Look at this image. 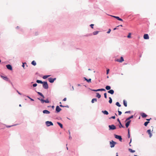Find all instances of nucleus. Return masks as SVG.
Returning <instances> with one entry per match:
<instances>
[{"label": "nucleus", "mask_w": 156, "mask_h": 156, "mask_svg": "<svg viewBox=\"0 0 156 156\" xmlns=\"http://www.w3.org/2000/svg\"><path fill=\"white\" fill-rule=\"evenodd\" d=\"M123 104L125 107L127 106V102L125 100H123Z\"/></svg>", "instance_id": "6ab92c4d"}, {"label": "nucleus", "mask_w": 156, "mask_h": 156, "mask_svg": "<svg viewBox=\"0 0 156 156\" xmlns=\"http://www.w3.org/2000/svg\"><path fill=\"white\" fill-rule=\"evenodd\" d=\"M116 105L117 106H118L119 107H120L121 106V105L118 102H117L116 103Z\"/></svg>", "instance_id": "473e14b6"}, {"label": "nucleus", "mask_w": 156, "mask_h": 156, "mask_svg": "<svg viewBox=\"0 0 156 156\" xmlns=\"http://www.w3.org/2000/svg\"><path fill=\"white\" fill-rule=\"evenodd\" d=\"M50 76V75H45L43 77V78L44 79H46Z\"/></svg>", "instance_id": "a878e982"}, {"label": "nucleus", "mask_w": 156, "mask_h": 156, "mask_svg": "<svg viewBox=\"0 0 156 156\" xmlns=\"http://www.w3.org/2000/svg\"><path fill=\"white\" fill-rule=\"evenodd\" d=\"M96 90H92V91H96Z\"/></svg>", "instance_id": "e2e57ef3"}, {"label": "nucleus", "mask_w": 156, "mask_h": 156, "mask_svg": "<svg viewBox=\"0 0 156 156\" xmlns=\"http://www.w3.org/2000/svg\"><path fill=\"white\" fill-rule=\"evenodd\" d=\"M57 123L61 128H63V125L62 124L59 122H57Z\"/></svg>", "instance_id": "4be33fe9"}, {"label": "nucleus", "mask_w": 156, "mask_h": 156, "mask_svg": "<svg viewBox=\"0 0 156 156\" xmlns=\"http://www.w3.org/2000/svg\"><path fill=\"white\" fill-rule=\"evenodd\" d=\"M130 113V111H126L125 112V113Z\"/></svg>", "instance_id": "49530a36"}, {"label": "nucleus", "mask_w": 156, "mask_h": 156, "mask_svg": "<svg viewBox=\"0 0 156 156\" xmlns=\"http://www.w3.org/2000/svg\"><path fill=\"white\" fill-rule=\"evenodd\" d=\"M45 124L48 126H53V123L50 121H46L45 122Z\"/></svg>", "instance_id": "7ed1b4c3"}, {"label": "nucleus", "mask_w": 156, "mask_h": 156, "mask_svg": "<svg viewBox=\"0 0 156 156\" xmlns=\"http://www.w3.org/2000/svg\"><path fill=\"white\" fill-rule=\"evenodd\" d=\"M96 91H100V89H98L96 90Z\"/></svg>", "instance_id": "bf43d9fd"}, {"label": "nucleus", "mask_w": 156, "mask_h": 156, "mask_svg": "<svg viewBox=\"0 0 156 156\" xmlns=\"http://www.w3.org/2000/svg\"><path fill=\"white\" fill-rule=\"evenodd\" d=\"M133 115H131L130 117H129V118L130 119H132V118H133Z\"/></svg>", "instance_id": "3c124183"}, {"label": "nucleus", "mask_w": 156, "mask_h": 156, "mask_svg": "<svg viewBox=\"0 0 156 156\" xmlns=\"http://www.w3.org/2000/svg\"><path fill=\"white\" fill-rule=\"evenodd\" d=\"M60 106L62 107H64V106L62 105H60Z\"/></svg>", "instance_id": "5fc2aeb1"}, {"label": "nucleus", "mask_w": 156, "mask_h": 156, "mask_svg": "<svg viewBox=\"0 0 156 156\" xmlns=\"http://www.w3.org/2000/svg\"><path fill=\"white\" fill-rule=\"evenodd\" d=\"M116 144V142L113 141V140H112L110 142V144L111 147L112 148L114 147L115 145Z\"/></svg>", "instance_id": "f03ea898"}, {"label": "nucleus", "mask_w": 156, "mask_h": 156, "mask_svg": "<svg viewBox=\"0 0 156 156\" xmlns=\"http://www.w3.org/2000/svg\"><path fill=\"white\" fill-rule=\"evenodd\" d=\"M115 116H112V117H111L110 119H115Z\"/></svg>", "instance_id": "de8ad7c7"}, {"label": "nucleus", "mask_w": 156, "mask_h": 156, "mask_svg": "<svg viewBox=\"0 0 156 156\" xmlns=\"http://www.w3.org/2000/svg\"><path fill=\"white\" fill-rule=\"evenodd\" d=\"M43 87L45 89H48V85L47 82H43Z\"/></svg>", "instance_id": "f257e3e1"}, {"label": "nucleus", "mask_w": 156, "mask_h": 156, "mask_svg": "<svg viewBox=\"0 0 156 156\" xmlns=\"http://www.w3.org/2000/svg\"><path fill=\"white\" fill-rule=\"evenodd\" d=\"M117 121H118L119 122H120V120H119V119H117Z\"/></svg>", "instance_id": "69168bd1"}, {"label": "nucleus", "mask_w": 156, "mask_h": 156, "mask_svg": "<svg viewBox=\"0 0 156 156\" xmlns=\"http://www.w3.org/2000/svg\"><path fill=\"white\" fill-rule=\"evenodd\" d=\"M115 138L119 140L120 141H122V138L121 136H119V135H115Z\"/></svg>", "instance_id": "39448f33"}, {"label": "nucleus", "mask_w": 156, "mask_h": 156, "mask_svg": "<svg viewBox=\"0 0 156 156\" xmlns=\"http://www.w3.org/2000/svg\"><path fill=\"white\" fill-rule=\"evenodd\" d=\"M119 115H120L122 114V112L121 111H118Z\"/></svg>", "instance_id": "37998d69"}, {"label": "nucleus", "mask_w": 156, "mask_h": 156, "mask_svg": "<svg viewBox=\"0 0 156 156\" xmlns=\"http://www.w3.org/2000/svg\"><path fill=\"white\" fill-rule=\"evenodd\" d=\"M130 119L129 118H129H127L126 119V121L129 120Z\"/></svg>", "instance_id": "6e6d98bb"}, {"label": "nucleus", "mask_w": 156, "mask_h": 156, "mask_svg": "<svg viewBox=\"0 0 156 156\" xmlns=\"http://www.w3.org/2000/svg\"><path fill=\"white\" fill-rule=\"evenodd\" d=\"M7 68L11 70H12V68L11 66L10 65H6Z\"/></svg>", "instance_id": "9d476101"}, {"label": "nucleus", "mask_w": 156, "mask_h": 156, "mask_svg": "<svg viewBox=\"0 0 156 156\" xmlns=\"http://www.w3.org/2000/svg\"><path fill=\"white\" fill-rule=\"evenodd\" d=\"M118 20H119V21H123V20L121 19V18H120L118 16H117V18H116Z\"/></svg>", "instance_id": "7c9ffc66"}, {"label": "nucleus", "mask_w": 156, "mask_h": 156, "mask_svg": "<svg viewBox=\"0 0 156 156\" xmlns=\"http://www.w3.org/2000/svg\"><path fill=\"white\" fill-rule=\"evenodd\" d=\"M36 82L38 83H43V82H42L41 80H37Z\"/></svg>", "instance_id": "c756f323"}, {"label": "nucleus", "mask_w": 156, "mask_h": 156, "mask_svg": "<svg viewBox=\"0 0 156 156\" xmlns=\"http://www.w3.org/2000/svg\"><path fill=\"white\" fill-rule=\"evenodd\" d=\"M38 99L41 101V102L42 103H43L44 102V100L43 99H40L39 98H38Z\"/></svg>", "instance_id": "72a5a7b5"}, {"label": "nucleus", "mask_w": 156, "mask_h": 156, "mask_svg": "<svg viewBox=\"0 0 156 156\" xmlns=\"http://www.w3.org/2000/svg\"><path fill=\"white\" fill-rule=\"evenodd\" d=\"M109 72V69H108L107 70V72H106L107 74H108Z\"/></svg>", "instance_id": "a19ab883"}, {"label": "nucleus", "mask_w": 156, "mask_h": 156, "mask_svg": "<svg viewBox=\"0 0 156 156\" xmlns=\"http://www.w3.org/2000/svg\"><path fill=\"white\" fill-rule=\"evenodd\" d=\"M119 26L122 27V25H119V26H118L117 27H119Z\"/></svg>", "instance_id": "338daca9"}, {"label": "nucleus", "mask_w": 156, "mask_h": 156, "mask_svg": "<svg viewBox=\"0 0 156 156\" xmlns=\"http://www.w3.org/2000/svg\"><path fill=\"white\" fill-rule=\"evenodd\" d=\"M147 133L149 135V137H151L152 136V134L151 133V131L150 129H148L147 131Z\"/></svg>", "instance_id": "9b49d317"}, {"label": "nucleus", "mask_w": 156, "mask_h": 156, "mask_svg": "<svg viewBox=\"0 0 156 156\" xmlns=\"http://www.w3.org/2000/svg\"><path fill=\"white\" fill-rule=\"evenodd\" d=\"M127 37L128 38H130L131 37V33H129L128 35L127 36Z\"/></svg>", "instance_id": "f704fd0d"}, {"label": "nucleus", "mask_w": 156, "mask_h": 156, "mask_svg": "<svg viewBox=\"0 0 156 156\" xmlns=\"http://www.w3.org/2000/svg\"><path fill=\"white\" fill-rule=\"evenodd\" d=\"M111 31V30L110 29H109L108 30V31L107 32V33L108 34H109L110 33V31Z\"/></svg>", "instance_id": "a18cd8bd"}, {"label": "nucleus", "mask_w": 156, "mask_h": 156, "mask_svg": "<svg viewBox=\"0 0 156 156\" xmlns=\"http://www.w3.org/2000/svg\"><path fill=\"white\" fill-rule=\"evenodd\" d=\"M96 97L98 98H100L101 97V95L98 93H96Z\"/></svg>", "instance_id": "393cba45"}, {"label": "nucleus", "mask_w": 156, "mask_h": 156, "mask_svg": "<svg viewBox=\"0 0 156 156\" xmlns=\"http://www.w3.org/2000/svg\"><path fill=\"white\" fill-rule=\"evenodd\" d=\"M24 64H25V63H23L22 66H23V68H24V66H24ZM25 64H26V63H25Z\"/></svg>", "instance_id": "864d4df0"}, {"label": "nucleus", "mask_w": 156, "mask_h": 156, "mask_svg": "<svg viewBox=\"0 0 156 156\" xmlns=\"http://www.w3.org/2000/svg\"><path fill=\"white\" fill-rule=\"evenodd\" d=\"M119 127L121 128V127H124L122 126V125L121 123L120 122H119Z\"/></svg>", "instance_id": "c9c22d12"}, {"label": "nucleus", "mask_w": 156, "mask_h": 156, "mask_svg": "<svg viewBox=\"0 0 156 156\" xmlns=\"http://www.w3.org/2000/svg\"><path fill=\"white\" fill-rule=\"evenodd\" d=\"M108 93L111 94H113L114 93V91L113 90H110L108 91Z\"/></svg>", "instance_id": "4468645a"}, {"label": "nucleus", "mask_w": 156, "mask_h": 156, "mask_svg": "<svg viewBox=\"0 0 156 156\" xmlns=\"http://www.w3.org/2000/svg\"><path fill=\"white\" fill-rule=\"evenodd\" d=\"M144 38L145 39H148L149 38V37L147 34H144Z\"/></svg>", "instance_id": "1a4fd4ad"}, {"label": "nucleus", "mask_w": 156, "mask_h": 156, "mask_svg": "<svg viewBox=\"0 0 156 156\" xmlns=\"http://www.w3.org/2000/svg\"><path fill=\"white\" fill-rule=\"evenodd\" d=\"M98 32H99V31H95L93 32V34L94 35H97V34H98Z\"/></svg>", "instance_id": "cd10ccee"}, {"label": "nucleus", "mask_w": 156, "mask_h": 156, "mask_svg": "<svg viewBox=\"0 0 156 156\" xmlns=\"http://www.w3.org/2000/svg\"><path fill=\"white\" fill-rule=\"evenodd\" d=\"M61 110V109L59 107V106H57L56 107V111L57 112H59Z\"/></svg>", "instance_id": "6e6552de"}, {"label": "nucleus", "mask_w": 156, "mask_h": 156, "mask_svg": "<svg viewBox=\"0 0 156 156\" xmlns=\"http://www.w3.org/2000/svg\"><path fill=\"white\" fill-rule=\"evenodd\" d=\"M149 123V121H147V122H145L144 123V125L145 126H147V125H148V124Z\"/></svg>", "instance_id": "c85d7f7f"}, {"label": "nucleus", "mask_w": 156, "mask_h": 156, "mask_svg": "<svg viewBox=\"0 0 156 156\" xmlns=\"http://www.w3.org/2000/svg\"><path fill=\"white\" fill-rule=\"evenodd\" d=\"M109 102L110 104H111L112 102V100L111 97L109 98Z\"/></svg>", "instance_id": "2f4dec72"}, {"label": "nucleus", "mask_w": 156, "mask_h": 156, "mask_svg": "<svg viewBox=\"0 0 156 156\" xmlns=\"http://www.w3.org/2000/svg\"><path fill=\"white\" fill-rule=\"evenodd\" d=\"M69 135H70V132L69 131Z\"/></svg>", "instance_id": "774afa93"}, {"label": "nucleus", "mask_w": 156, "mask_h": 156, "mask_svg": "<svg viewBox=\"0 0 156 156\" xmlns=\"http://www.w3.org/2000/svg\"><path fill=\"white\" fill-rule=\"evenodd\" d=\"M130 122H131V121L129 120V121H128V122H127L126 123V126L127 128L128 127V126H129V125L130 124Z\"/></svg>", "instance_id": "2eb2a0df"}, {"label": "nucleus", "mask_w": 156, "mask_h": 156, "mask_svg": "<svg viewBox=\"0 0 156 156\" xmlns=\"http://www.w3.org/2000/svg\"><path fill=\"white\" fill-rule=\"evenodd\" d=\"M116 29H117L116 27H115V28H114L113 30H115Z\"/></svg>", "instance_id": "0e129e2a"}, {"label": "nucleus", "mask_w": 156, "mask_h": 156, "mask_svg": "<svg viewBox=\"0 0 156 156\" xmlns=\"http://www.w3.org/2000/svg\"><path fill=\"white\" fill-rule=\"evenodd\" d=\"M43 112L44 114H49L50 113V112L47 110H44L43 111Z\"/></svg>", "instance_id": "dca6fc26"}, {"label": "nucleus", "mask_w": 156, "mask_h": 156, "mask_svg": "<svg viewBox=\"0 0 156 156\" xmlns=\"http://www.w3.org/2000/svg\"><path fill=\"white\" fill-rule=\"evenodd\" d=\"M67 107V108H69V106L68 105H67L66 106H64V107Z\"/></svg>", "instance_id": "13d9d810"}, {"label": "nucleus", "mask_w": 156, "mask_h": 156, "mask_svg": "<svg viewBox=\"0 0 156 156\" xmlns=\"http://www.w3.org/2000/svg\"><path fill=\"white\" fill-rule=\"evenodd\" d=\"M37 93H38V94L41 95V97H42L43 98H44V96L40 92H37Z\"/></svg>", "instance_id": "5701e85b"}, {"label": "nucleus", "mask_w": 156, "mask_h": 156, "mask_svg": "<svg viewBox=\"0 0 156 156\" xmlns=\"http://www.w3.org/2000/svg\"><path fill=\"white\" fill-rule=\"evenodd\" d=\"M104 95L105 98L106 99L107 98V94L106 93H105L104 94Z\"/></svg>", "instance_id": "58836bf2"}, {"label": "nucleus", "mask_w": 156, "mask_h": 156, "mask_svg": "<svg viewBox=\"0 0 156 156\" xmlns=\"http://www.w3.org/2000/svg\"><path fill=\"white\" fill-rule=\"evenodd\" d=\"M66 100V98H64L63 99V101H65Z\"/></svg>", "instance_id": "09e8293b"}, {"label": "nucleus", "mask_w": 156, "mask_h": 156, "mask_svg": "<svg viewBox=\"0 0 156 156\" xmlns=\"http://www.w3.org/2000/svg\"><path fill=\"white\" fill-rule=\"evenodd\" d=\"M44 102L46 103H49V101L48 99H46V100H44Z\"/></svg>", "instance_id": "e433bc0d"}, {"label": "nucleus", "mask_w": 156, "mask_h": 156, "mask_svg": "<svg viewBox=\"0 0 156 156\" xmlns=\"http://www.w3.org/2000/svg\"><path fill=\"white\" fill-rule=\"evenodd\" d=\"M102 112L104 114H105V115H108V112L107 111H106V110L104 111H102Z\"/></svg>", "instance_id": "a211bd4d"}, {"label": "nucleus", "mask_w": 156, "mask_h": 156, "mask_svg": "<svg viewBox=\"0 0 156 156\" xmlns=\"http://www.w3.org/2000/svg\"><path fill=\"white\" fill-rule=\"evenodd\" d=\"M30 100L31 101H34V99H33L31 98H30Z\"/></svg>", "instance_id": "680f3d73"}, {"label": "nucleus", "mask_w": 156, "mask_h": 156, "mask_svg": "<svg viewBox=\"0 0 156 156\" xmlns=\"http://www.w3.org/2000/svg\"><path fill=\"white\" fill-rule=\"evenodd\" d=\"M1 77L5 81H7L8 80V78L6 76H1Z\"/></svg>", "instance_id": "f8f14e48"}, {"label": "nucleus", "mask_w": 156, "mask_h": 156, "mask_svg": "<svg viewBox=\"0 0 156 156\" xmlns=\"http://www.w3.org/2000/svg\"><path fill=\"white\" fill-rule=\"evenodd\" d=\"M128 138H129L130 134H129V129H128Z\"/></svg>", "instance_id": "4c0bfd02"}, {"label": "nucleus", "mask_w": 156, "mask_h": 156, "mask_svg": "<svg viewBox=\"0 0 156 156\" xmlns=\"http://www.w3.org/2000/svg\"><path fill=\"white\" fill-rule=\"evenodd\" d=\"M115 61L117 62H123V61H124V59H123V57H121L120 58V59H117L115 60Z\"/></svg>", "instance_id": "423d86ee"}, {"label": "nucleus", "mask_w": 156, "mask_h": 156, "mask_svg": "<svg viewBox=\"0 0 156 156\" xmlns=\"http://www.w3.org/2000/svg\"><path fill=\"white\" fill-rule=\"evenodd\" d=\"M129 151L131 153H134L135 151V150H133L132 149L130 148L129 149Z\"/></svg>", "instance_id": "bb28decb"}, {"label": "nucleus", "mask_w": 156, "mask_h": 156, "mask_svg": "<svg viewBox=\"0 0 156 156\" xmlns=\"http://www.w3.org/2000/svg\"><path fill=\"white\" fill-rule=\"evenodd\" d=\"M108 127L110 129L114 130L116 129V127L114 125H109Z\"/></svg>", "instance_id": "20e7f679"}, {"label": "nucleus", "mask_w": 156, "mask_h": 156, "mask_svg": "<svg viewBox=\"0 0 156 156\" xmlns=\"http://www.w3.org/2000/svg\"><path fill=\"white\" fill-rule=\"evenodd\" d=\"M111 87L109 86H107L105 87V89L107 90H110L111 89Z\"/></svg>", "instance_id": "aec40b11"}, {"label": "nucleus", "mask_w": 156, "mask_h": 156, "mask_svg": "<svg viewBox=\"0 0 156 156\" xmlns=\"http://www.w3.org/2000/svg\"><path fill=\"white\" fill-rule=\"evenodd\" d=\"M37 83H34L33 84V86L34 87H35L37 86Z\"/></svg>", "instance_id": "c03bdc74"}, {"label": "nucleus", "mask_w": 156, "mask_h": 156, "mask_svg": "<svg viewBox=\"0 0 156 156\" xmlns=\"http://www.w3.org/2000/svg\"><path fill=\"white\" fill-rule=\"evenodd\" d=\"M141 115L142 117L143 118H145L147 116V115L144 113H141Z\"/></svg>", "instance_id": "ddd939ff"}, {"label": "nucleus", "mask_w": 156, "mask_h": 156, "mask_svg": "<svg viewBox=\"0 0 156 156\" xmlns=\"http://www.w3.org/2000/svg\"><path fill=\"white\" fill-rule=\"evenodd\" d=\"M17 92H18V93L19 94H20V95H21V94H20V92H19L18 90H17Z\"/></svg>", "instance_id": "4d7b16f0"}, {"label": "nucleus", "mask_w": 156, "mask_h": 156, "mask_svg": "<svg viewBox=\"0 0 156 156\" xmlns=\"http://www.w3.org/2000/svg\"><path fill=\"white\" fill-rule=\"evenodd\" d=\"M56 78H49L48 79L49 81L51 83H53L54 82V81L56 80Z\"/></svg>", "instance_id": "0eeeda50"}, {"label": "nucleus", "mask_w": 156, "mask_h": 156, "mask_svg": "<svg viewBox=\"0 0 156 156\" xmlns=\"http://www.w3.org/2000/svg\"><path fill=\"white\" fill-rule=\"evenodd\" d=\"M84 79L85 80H86L87 82H88V83L91 82V79H87V78H86V77H84Z\"/></svg>", "instance_id": "f3484780"}, {"label": "nucleus", "mask_w": 156, "mask_h": 156, "mask_svg": "<svg viewBox=\"0 0 156 156\" xmlns=\"http://www.w3.org/2000/svg\"><path fill=\"white\" fill-rule=\"evenodd\" d=\"M105 90L104 89H103V88H101V89H100V91H105Z\"/></svg>", "instance_id": "ea45409f"}, {"label": "nucleus", "mask_w": 156, "mask_h": 156, "mask_svg": "<svg viewBox=\"0 0 156 156\" xmlns=\"http://www.w3.org/2000/svg\"><path fill=\"white\" fill-rule=\"evenodd\" d=\"M31 64L32 65L34 66H35L36 65V62H35V61H33L32 62H31Z\"/></svg>", "instance_id": "b1692460"}, {"label": "nucleus", "mask_w": 156, "mask_h": 156, "mask_svg": "<svg viewBox=\"0 0 156 156\" xmlns=\"http://www.w3.org/2000/svg\"><path fill=\"white\" fill-rule=\"evenodd\" d=\"M97 101V99L96 98H93L92 99L91 101V102L92 103H94L95 102H96Z\"/></svg>", "instance_id": "412c9836"}, {"label": "nucleus", "mask_w": 156, "mask_h": 156, "mask_svg": "<svg viewBox=\"0 0 156 156\" xmlns=\"http://www.w3.org/2000/svg\"><path fill=\"white\" fill-rule=\"evenodd\" d=\"M112 16V17H114V18H115L116 19L117 18V16Z\"/></svg>", "instance_id": "603ef678"}, {"label": "nucleus", "mask_w": 156, "mask_h": 156, "mask_svg": "<svg viewBox=\"0 0 156 156\" xmlns=\"http://www.w3.org/2000/svg\"><path fill=\"white\" fill-rule=\"evenodd\" d=\"M69 139H70V140H71L72 139V137H71V136H70V135L69 136Z\"/></svg>", "instance_id": "8fccbe9b"}, {"label": "nucleus", "mask_w": 156, "mask_h": 156, "mask_svg": "<svg viewBox=\"0 0 156 156\" xmlns=\"http://www.w3.org/2000/svg\"><path fill=\"white\" fill-rule=\"evenodd\" d=\"M151 119V118H150V119H146V120H147V121H149V120H150V119Z\"/></svg>", "instance_id": "052dcab7"}, {"label": "nucleus", "mask_w": 156, "mask_h": 156, "mask_svg": "<svg viewBox=\"0 0 156 156\" xmlns=\"http://www.w3.org/2000/svg\"><path fill=\"white\" fill-rule=\"evenodd\" d=\"M90 26L92 28H93V26H94V24H91Z\"/></svg>", "instance_id": "79ce46f5"}]
</instances>
